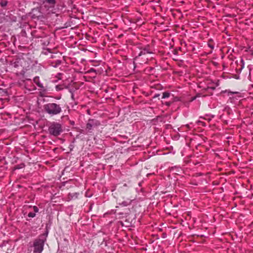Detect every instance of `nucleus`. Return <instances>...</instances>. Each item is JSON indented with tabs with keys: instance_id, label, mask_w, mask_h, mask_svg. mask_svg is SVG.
Instances as JSON below:
<instances>
[{
	"instance_id": "1a4fd4ad",
	"label": "nucleus",
	"mask_w": 253,
	"mask_h": 253,
	"mask_svg": "<svg viewBox=\"0 0 253 253\" xmlns=\"http://www.w3.org/2000/svg\"><path fill=\"white\" fill-rule=\"evenodd\" d=\"M170 96V93L168 92H164L163 93L162 98H168Z\"/></svg>"
},
{
	"instance_id": "7ed1b4c3",
	"label": "nucleus",
	"mask_w": 253,
	"mask_h": 253,
	"mask_svg": "<svg viewBox=\"0 0 253 253\" xmlns=\"http://www.w3.org/2000/svg\"><path fill=\"white\" fill-rule=\"evenodd\" d=\"M62 129L60 124L58 123H53L49 127L50 133L54 136L59 135L61 132Z\"/></svg>"
},
{
	"instance_id": "423d86ee",
	"label": "nucleus",
	"mask_w": 253,
	"mask_h": 253,
	"mask_svg": "<svg viewBox=\"0 0 253 253\" xmlns=\"http://www.w3.org/2000/svg\"><path fill=\"white\" fill-rule=\"evenodd\" d=\"M55 3V0H45L43 2V4L45 6H47L49 7H54Z\"/></svg>"
},
{
	"instance_id": "aec40b11",
	"label": "nucleus",
	"mask_w": 253,
	"mask_h": 253,
	"mask_svg": "<svg viewBox=\"0 0 253 253\" xmlns=\"http://www.w3.org/2000/svg\"><path fill=\"white\" fill-rule=\"evenodd\" d=\"M72 98H73V95H72Z\"/></svg>"
},
{
	"instance_id": "f3484780",
	"label": "nucleus",
	"mask_w": 253,
	"mask_h": 253,
	"mask_svg": "<svg viewBox=\"0 0 253 253\" xmlns=\"http://www.w3.org/2000/svg\"><path fill=\"white\" fill-rule=\"evenodd\" d=\"M208 46L211 48V49H213L214 48V46L213 45L211 44H210V43H208Z\"/></svg>"
},
{
	"instance_id": "39448f33",
	"label": "nucleus",
	"mask_w": 253,
	"mask_h": 253,
	"mask_svg": "<svg viewBox=\"0 0 253 253\" xmlns=\"http://www.w3.org/2000/svg\"><path fill=\"white\" fill-rule=\"evenodd\" d=\"M236 63L237 64V67H236V70H237V73H240L244 67V61L243 59H241L239 63L238 62V61H236Z\"/></svg>"
},
{
	"instance_id": "9d476101",
	"label": "nucleus",
	"mask_w": 253,
	"mask_h": 253,
	"mask_svg": "<svg viewBox=\"0 0 253 253\" xmlns=\"http://www.w3.org/2000/svg\"><path fill=\"white\" fill-rule=\"evenodd\" d=\"M136 27V25L135 23H133L132 27H129L128 28H127V32H128L129 31H131L133 29H135Z\"/></svg>"
},
{
	"instance_id": "f03ea898",
	"label": "nucleus",
	"mask_w": 253,
	"mask_h": 253,
	"mask_svg": "<svg viewBox=\"0 0 253 253\" xmlns=\"http://www.w3.org/2000/svg\"><path fill=\"white\" fill-rule=\"evenodd\" d=\"M48 233H45L43 236H44L42 239H39L36 240L34 243V253H41L43 251V245L46 237L47 236Z\"/></svg>"
},
{
	"instance_id": "4468645a",
	"label": "nucleus",
	"mask_w": 253,
	"mask_h": 253,
	"mask_svg": "<svg viewBox=\"0 0 253 253\" xmlns=\"http://www.w3.org/2000/svg\"><path fill=\"white\" fill-rule=\"evenodd\" d=\"M33 210L34 211V212L36 213L39 211V209L36 206H34L33 207Z\"/></svg>"
},
{
	"instance_id": "0eeeda50",
	"label": "nucleus",
	"mask_w": 253,
	"mask_h": 253,
	"mask_svg": "<svg viewBox=\"0 0 253 253\" xmlns=\"http://www.w3.org/2000/svg\"><path fill=\"white\" fill-rule=\"evenodd\" d=\"M34 82L40 87L43 88L42 84L40 82V78L39 77H36L34 78Z\"/></svg>"
},
{
	"instance_id": "6e6552de",
	"label": "nucleus",
	"mask_w": 253,
	"mask_h": 253,
	"mask_svg": "<svg viewBox=\"0 0 253 253\" xmlns=\"http://www.w3.org/2000/svg\"><path fill=\"white\" fill-rule=\"evenodd\" d=\"M93 126V120H89L86 124V128L90 130L92 128Z\"/></svg>"
},
{
	"instance_id": "a211bd4d",
	"label": "nucleus",
	"mask_w": 253,
	"mask_h": 253,
	"mask_svg": "<svg viewBox=\"0 0 253 253\" xmlns=\"http://www.w3.org/2000/svg\"><path fill=\"white\" fill-rule=\"evenodd\" d=\"M159 96V94H156V95H155V96H154V98L157 97H158Z\"/></svg>"
},
{
	"instance_id": "9b49d317",
	"label": "nucleus",
	"mask_w": 253,
	"mask_h": 253,
	"mask_svg": "<svg viewBox=\"0 0 253 253\" xmlns=\"http://www.w3.org/2000/svg\"><path fill=\"white\" fill-rule=\"evenodd\" d=\"M6 94V92L5 90H3V89H0V95L1 96H4L5 94Z\"/></svg>"
},
{
	"instance_id": "f257e3e1",
	"label": "nucleus",
	"mask_w": 253,
	"mask_h": 253,
	"mask_svg": "<svg viewBox=\"0 0 253 253\" xmlns=\"http://www.w3.org/2000/svg\"><path fill=\"white\" fill-rule=\"evenodd\" d=\"M44 109L46 112L52 115H57L61 112L60 106L56 103H49L44 106Z\"/></svg>"
},
{
	"instance_id": "f8f14e48",
	"label": "nucleus",
	"mask_w": 253,
	"mask_h": 253,
	"mask_svg": "<svg viewBox=\"0 0 253 253\" xmlns=\"http://www.w3.org/2000/svg\"><path fill=\"white\" fill-rule=\"evenodd\" d=\"M28 216L29 217H34L36 216V213L35 212H30L28 213Z\"/></svg>"
},
{
	"instance_id": "2eb2a0df",
	"label": "nucleus",
	"mask_w": 253,
	"mask_h": 253,
	"mask_svg": "<svg viewBox=\"0 0 253 253\" xmlns=\"http://www.w3.org/2000/svg\"><path fill=\"white\" fill-rule=\"evenodd\" d=\"M128 43H129V44H131V45L134 44V43L133 42L132 40H129H129H127V44H128Z\"/></svg>"
},
{
	"instance_id": "dca6fc26",
	"label": "nucleus",
	"mask_w": 253,
	"mask_h": 253,
	"mask_svg": "<svg viewBox=\"0 0 253 253\" xmlns=\"http://www.w3.org/2000/svg\"><path fill=\"white\" fill-rule=\"evenodd\" d=\"M198 123L199 125H202L203 126H204L205 125V123L204 122H201V121H198Z\"/></svg>"
},
{
	"instance_id": "ddd939ff",
	"label": "nucleus",
	"mask_w": 253,
	"mask_h": 253,
	"mask_svg": "<svg viewBox=\"0 0 253 253\" xmlns=\"http://www.w3.org/2000/svg\"><path fill=\"white\" fill-rule=\"evenodd\" d=\"M7 1H2L0 2V5L2 7L6 6L7 5Z\"/></svg>"
},
{
	"instance_id": "20e7f679",
	"label": "nucleus",
	"mask_w": 253,
	"mask_h": 253,
	"mask_svg": "<svg viewBox=\"0 0 253 253\" xmlns=\"http://www.w3.org/2000/svg\"><path fill=\"white\" fill-rule=\"evenodd\" d=\"M142 53H143V54L151 53L152 51H151L148 49H144L143 51H141L140 53L139 54L138 56H136L134 59V60L133 61H132L131 60L129 61L128 67L130 69H131L132 70V71L134 70L135 68H136V62L139 60V56H140L142 55Z\"/></svg>"
},
{
	"instance_id": "6ab92c4d",
	"label": "nucleus",
	"mask_w": 253,
	"mask_h": 253,
	"mask_svg": "<svg viewBox=\"0 0 253 253\" xmlns=\"http://www.w3.org/2000/svg\"><path fill=\"white\" fill-rule=\"evenodd\" d=\"M186 126V127H189V125H187Z\"/></svg>"
}]
</instances>
